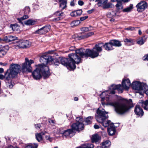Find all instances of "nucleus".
Instances as JSON below:
<instances>
[{
  "instance_id": "1",
  "label": "nucleus",
  "mask_w": 148,
  "mask_h": 148,
  "mask_svg": "<svg viewBox=\"0 0 148 148\" xmlns=\"http://www.w3.org/2000/svg\"><path fill=\"white\" fill-rule=\"evenodd\" d=\"M131 85L130 81L129 79H125L123 80L122 82V86L120 84H112L110 87L109 90L103 92L102 93L101 103L103 104V101L104 100L108 102L109 101V96L108 94H114L115 93L116 90H117L119 93L123 92V89L128 90Z\"/></svg>"
},
{
  "instance_id": "2",
  "label": "nucleus",
  "mask_w": 148,
  "mask_h": 148,
  "mask_svg": "<svg viewBox=\"0 0 148 148\" xmlns=\"http://www.w3.org/2000/svg\"><path fill=\"white\" fill-rule=\"evenodd\" d=\"M107 105L113 106L115 111L118 114H123L127 112L130 108L134 107L132 100H124L119 102H111L107 103Z\"/></svg>"
},
{
  "instance_id": "3",
  "label": "nucleus",
  "mask_w": 148,
  "mask_h": 148,
  "mask_svg": "<svg viewBox=\"0 0 148 148\" xmlns=\"http://www.w3.org/2000/svg\"><path fill=\"white\" fill-rule=\"evenodd\" d=\"M103 46V43H101L95 45L92 50L86 49V50L82 48L77 50L76 53L80 55L81 58H88V57L94 58L99 56V53L102 51V47Z\"/></svg>"
},
{
  "instance_id": "4",
  "label": "nucleus",
  "mask_w": 148,
  "mask_h": 148,
  "mask_svg": "<svg viewBox=\"0 0 148 148\" xmlns=\"http://www.w3.org/2000/svg\"><path fill=\"white\" fill-rule=\"evenodd\" d=\"M77 50H75V53L70 54L69 55V60L67 58H60V61L61 64L71 69H74L76 68L75 64H78L81 60L80 56L79 53H76Z\"/></svg>"
},
{
  "instance_id": "5",
  "label": "nucleus",
  "mask_w": 148,
  "mask_h": 148,
  "mask_svg": "<svg viewBox=\"0 0 148 148\" xmlns=\"http://www.w3.org/2000/svg\"><path fill=\"white\" fill-rule=\"evenodd\" d=\"M108 112H106L104 109L102 110L100 108H98L95 114V118L96 120L100 123L105 127H107L111 124H110V121L106 120L108 118Z\"/></svg>"
},
{
  "instance_id": "6",
  "label": "nucleus",
  "mask_w": 148,
  "mask_h": 148,
  "mask_svg": "<svg viewBox=\"0 0 148 148\" xmlns=\"http://www.w3.org/2000/svg\"><path fill=\"white\" fill-rule=\"evenodd\" d=\"M20 68V66L18 64H11L9 69H8L5 74L6 79L9 80L16 77L18 73L21 71Z\"/></svg>"
},
{
  "instance_id": "7",
  "label": "nucleus",
  "mask_w": 148,
  "mask_h": 148,
  "mask_svg": "<svg viewBox=\"0 0 148 148\" xmlns=\"http://www.w3.org/2000/svg\"><path fill=\"white\" fill-rule=\"evenodd\" d=\"M132 88L136 90V95L139 98L143 97V93L145 90L147 88V85L144 83L136 81L133 82L132 84Z\"/></svg>"
},
{
  "instance_id": "8",
  "label": "nucleus",
  "mask_w": 148,
  "mask_h": 148,
  "mask_svg": "<svg viewBox=\"0 0 148 148\" xmlns=\"http://www.w3.org/2000/svg\"><path fill=\"white\" fill-rule=\"evenodd\" d=\"M25 62L23 64L21 69L23 72H31L32 67L31 65L32 63H34L33 60H29L28 58H25Z\"/></svg>"
},
{
  "instance_id": "9",
  "label": "nucleus",
  "mask_w": 148,
  "mask_h": 148,
  "mask_svg": "<svg viewBox=\"0 0 148 148\" xmlns=\"http://www.w3.org/2000/svg\"><path fill=\"white\" fill-rule=\"evenodd\" d=\"M44 67L42 66H38L36 69L32 73V75L34 78L36 79H38L41 77L42 69Z\"/></svg>"
},
{
  "instance_id": "10",
  "label": "nucleus",
  "mask_w": 148,
  "mask_h": 148,
  "mask_svg": "<svg viewBox=\"0 0 148 148\" xmlns=\"http://www.w3.org/2000/svg\"><path fill=\"white\" fill-rule=\"evenodd\" d=\"M95 1L98 2L97 4L99 7L102 6L103 9L110 8L112 6V3H107L108 0H96Z\"/></svg>"
},
{
  "instance_id": "11",
  "label": "nucleus",
  "mask_w": 148,
  "mask_h": 148,
  "mask_svg": "<svg viewBox=\"0 0 148 148\" xmlns=\"http://www.w3.org/2000/svg\"><path fill=\"white\" fill-rule=\"evenodd\" d=\"M17 38V37L13 36L8 35L4 36L2 38L0 37V41H1V43L4 42L8 43L16 40Z\"/></svg>"
},
{
  "instance_id": "12",
  "label": "nucleus",
  "mask_w": 148,
  "mask_h": 148,
  "mask_svg": "<svg viewBox=\"0 0 148 148\" xmlns=\"http://www.w3.org/2000/svg\"><path fill=\"white\" fill-rule=\"evenodd\" d=\"M72 128L74 130L80 131L83 130L84 128V125L82 122H76L71 125Z\"/></svg>"
},
{
  "instance_id": "13",
  "label": "nucleus",
  "mask_w": 148,
  "mask_h": 148,
  "mask_svg": "<svg viewBox=\"0 0 148 148\" xmlns=\"http://www.w3.org/2000/svg\"><path fill=\"white\" fill-rule=\"evenodd\" d=\"M60 133L62 134L63 137H65L66 138L71 137L75 134V132L72 128L64 130L63 132L60 131Z\"/></svg>"
},
{
  "instance_id": "14",
  "label": "nucleus",
  "mask_w": 148,
  "mask_h": 148,
  "mask_svg": "<svg viewBox=\"0 0 148 148\" xmlns=\"http://www.w3.org/2000/svg\"><path fill=\"white\" fill-rule=\"evenodd\" d=\"M147 3L145 1H141L136 6L137 10L138 12L144 11L147 8Z\"/></svg>"
},
{
  "instance_id": "15",
  "label": "nucleus",
  "mask_w": 148,
  "mask_h": 148,
  "mask_svg": "<svg viewBox=\"0 0 148 148\" xmlns=\"http://www.w3.org/2000/svg\"><path fill=\"white\" fill-rule=\"evenodd\" d=\"M50 26L48 25L36 30V32L40 34H45L50 30Z\"/></svg>"
},
{
  "instance_id": "16",
  "label": "nucleus",
  "mask_w": 148,
  "mask_h": 148,
  "mask_svg": "<svg viewBox=\"0 0 148 148\" xmlns=\"http://www.w3.org/2000/svg\"><path fill=\"white\" fill-rule=\"evenodd\" d=\"M134 112L135 114L139 116H142L144 114L143 109L140 108V106L136 105L134 109Z\"/></svg>"
},
{
  "instance_id": "17",
  "label": "nucleus",
  "mask_w": 148,
  "mask_h": 148,
  "mask_svg": "<svg viewBox=\"0 0 148 148\" xmlns=\"http://www.w3.org/2000/svg\"><path fill=\"white\" fill-rule=\"evenodd\" d=\"M43 69H42V72H41V74L45 78L48 77L50 75L49 72V68L47 66H43Z\"/></svg>"
},
{
  "instance_id": "18",
  "label": "nucleus",
  "mask_w": 148,
  "mask_h": 148,
  "mask_svg": "<svg viewBox=\"0 0 148 148\" xmlns=\"http://www.w3.org/2000/svg\"><path fill=\"white\" fill-rule=\"evenodd\" d=\"M48 58V56L46 55H44L40 57V62L42 63V64L39 65L38 66H46L48 63V60H47Z\"/></svg>"
},
{
  "instance_id": "19",
  "label": "nucleus",
  "mask_w": 148,
  "mask_h": 148,
  "mask_svg": "<svg viewBox=\"0 0 148 148\" xmlns=\"http://www.w3.org/2000/svg\"><path fill=\"white\" fill-rule=\"evenodd\" d=\"M54 15L58 16V17L54 18L53 19V21H58L61 19H62L64 16V13L62 11H58L56 12L54 14Z\"/></svg>"
},
{
  "instance_id": "20",
  "label": "nucleus",
  "mask_w": 148,
  "mask_h": 148,
  "mask_svg": "<svg viewBox=\"0 0 148 148\" xmlns=\"http://www.w3.org/2000/svg\"><path fill=\"white\" fill-rule=\"evenodd\" d=\"M107 130L108 132L110 135H112L115 134L116 130L113 123L111 124L110 125V127L108 128Z\"/></svg>"
},
{
  "instance_id": "21",
  "label": "nucleus",
  "mask_w": 148,
  "mask_h": 148,
  "mask_svg": "<svg viewBox=\"0 0 148 148\" xmlns=\"http://www.w3.org/2000/svg\"><path fill=\"white\" fill-rule=\"evenodd\" d=\"M16 42L15 46L16 49L24 48V40H17Z\"/></svg>"
},
{
  "instance_id": "22",
  "label": "nucleus",
  "mask_w": 148,
  "mask_h": 148,
  "mask_svg": "<svg viewBox=\"0 0 148 148\" xmlns=\"http://www.w3.org/2000/svg\"><path fill=\"white\" fill-rule=\"evenodd\" d=\"M110 42L112 46L119 47L121 46V42L116 40H110Z\"/></svg>"
},
{
  "instance_id": "23",
  "label": "nucleus",
  "mask_w": 148,
  "mask_h": 148,
  "mask_svg": "<svg viewBox=\"0 0 148 148\" xmlns=\"http://www.w3.org/2000/svg\"><path fill=\"white\" fill-rule=\"evenodd\" d=\"M103 45L105 49L107 51H109L113 49V46L110 43V41L106 43L105 44H103Z\"/></svg>"
},
{
  "instance_id": "24",
  "label": "nucleus",
  "mask_w": 148,
  "mask_h": 148,
  "mask_svg": "<svg viewBox=\"0 0 148 148\" xmlns=\"http://www.w3.org/2000/svg\"><path fill=\"white\" fill-rule=\"evenodd\" d=\"M60 4V7L62 10H63L66 7V0H58Z\"/></svg>"
},
{
  "instance_id": "25",
  "label": "nucleus",
  "mask_w": 148,
  "mask_h": 148,
  "mask_svg": "<svg viewBox=\"0 0 148 148\" xmlns=\"http://www.w3.org/2000/svg\"><path fill=\"white\" fill-rule=\"evenodd\" d=\"M45 134V132H43L35 134L36 138L38 141L40 142L42 140L43 138L42 135H43Z\"/></svg>"
},
{
  "instance_id": "26",
  "label": "nucleus",
  "mask_w": 148,
  "mask_h": 148,
  "mask_svg": "<svg viewBox=\"0 0 148 148\" xmlns=\"http://www.w3.org/2000/svg\"><path fill=\"white\" fill-rule=\"evenodd\" d=\"M99 139V137L97 134L93 135L91 138L92 141L93 143H97Z\"/></svg>"
},
{
  "instance_id": "27",
  "label": "nucleus",
  "mask_w": 148,
  "mask_h": 148,
  "mask_svg": "<svg viewBox=\"0 0 148 148\" xmlns=\"http://www.w3.org/2000/svg\"><path fill=\"white\" fill-rule=\"evenodd\" d=\"M146 41V38H145V36L139 38L137 41V44L139 45H142Z\"/></svg>"
},
{
  "instance_id": "28",
  "label": "nucleus",
  "mask_w": 148,
  "mask_h": 148,
  "mask_svg": "<svg viewBox=\"0 0 148 148\" xmlns=\"http://www.w3.org/2000/svg\"><path fill=\"white\" fill-rule=\"evenodd\" d=\"M110 145V142L108 140H107L102 143V147L103 148H106L109 147Z\"/></svg>"
},
{
  "instance_id": "29",
  "label": "nucleus",
  "mask_w": 148,
  "mask_h": 148,
  "mask_svg": "<svg viewBox=\"0 0 148 148\" xmlns=\"http://www.w3.org/2000/svg\"><path fill=\"white\" fill-rule=\"evenodd\" d=\"M94 34V33L92 32L88 33L84 35H82L79 37V39H84L93 35Z\"/></svg>"
},
{
  "instance_id": "30",
  "label": "nucleus",
  "mask_w": 148,
  "mask_h": 148,
  "mask_svg": "<svg viewBox=\"0 0 148 148\" xmlns=\"http://www.w3.org/2000/svg\"><path fill=\"white\" fill-rule=\"evenodd\" d=\"M117 3L116 5L115 6L117 10H120L122 9L123 8V6L122 3V2L121 1H118L117 0Z\"/></svg>"
},
{
  "instance_id": "31",
  "label": "nucleus",
  "mask_w": 148,
  "mask_h": 148,
  "mask_svg": "<svg viewBox=\"0 0 148 148\" xmlns=\"http://www.w3.org/2000/svg\"><path fill=\"white\" fill-rule=\"evenodd\" d=\"M6 52L7 50L5 47L0 48V58H2L5 55Z\"/></svg>"
},
{
  "instance_id": "32",
  "label": "nucleus",
  "mask_w": 148,
  "mask_h": 148,
  "mask_svg": "<svg viewBox=\"0 0 148 148\" xmlns=\"http://www.w3.org/2000/svg\"><path fill=\"white\" fill-rule=\"evenodd\" d=\"M141 101L144 109L148 110V100H146L145 101L141 100Z\"/></svg>"
},
{
  "instance_id": "33",
  "label": "nucleus",
  "mask_w": 148,
  "mask_h": 148,
  "mask_svg": "<svg viewBox=\"0 0 148 148\" xmlns=\"http://www.w3.org/2000/svg\"><path fill=\"white\" fill-rule=\"evenodd\" d=\"M133 8V4H131L130 5V6L122 10V11L123 12H129L131 11L132 10Z\"/></svg>"
},
{
  "instance_id": "34",
  "label": "nucleus",
  "mask_w": 148,
  "mask_h": 148,
  "mask_svg": "<svg viewBox=\"0 0 148 148\" xmlns=\"http://www.w3.org/2000/svg\"><path fill=\"white\" fill-rule=\"evenodd\" d=\"M31 44V42L27 40H24V48L29 47Z\"/></svg>"
},
{
  "instance_id": "35",
  "label": "nucleus",
  "mask_w": 148,
  "mask_h": 148,
  "mask_svg": "<svg viewBox=\"0 0 148 148\" xmlns=\"http://www.w3.org/2000/svg\"><path fill=\"white\" fill-rule=\"evenodd\" d=\"M35 23V21L32 19H29L25 22V24L28 25H34Z\"/></svg>"
},
{
  "instance_id": "36",
  "label": "nucleus",
  "mask_w": 148,
  "mask_h": 148,
  "mask_svg": "<svg viewBox=\"0 0 148 148\" xmlns=\"http://www.w3.org/2000/svg\"><path fill=\"white\" fill-rule=\"evenodd\" d=\"M80 23V21L79 20L74 21L71 23V27H73L74 26H76L78 25Z\"/></svg>"
},
{
  "instance_id": "37",
  "label": "nucleus",
  "mask_w": 148,
  "mask_h": 148,
  "mask_svg": "<svg viewBox=\"0 0 148 148\" xmlns=\"http://www.w3.org/2000/svg\"><path fill=\"white\" fill-rule=\"evenodd\" d=\"M92 117L91 116H89L87 117L85 121V125H88L91 123Z\"/></svg>"
},
{
  "instance_id": "38",
  "label": "nucleus",
  "mask_w": 148,
  "mask_h": 148,
  "mask_svg": "<svg viewBox=\"0 0 148 148\" xmlns=\"http://www.w3.org/2000/svg\"><path fill=\"white\" fill-rule=\"evenodd\" d=\"M116 12L115 11H112L111 12H108L107 14L108 17L111 18L116 15Z\"/></svg>"
},
{
  "instance_id": "39",
  "label": "nucleus",
  "mask_w": 148,
  "mask_h": 148,
  "mask_svg": "<svg viewBox=\"0 0 148 148\" xmlns=\"http://www.w3.org/2000/svg\"><path fill=\"white\" fill-rule=\"evenodd\" d=\"M94 145H93L91 144L90 143L87 144L86 146L84 147H79L77 148H93Z\"/></svg>"
},
{
  "instance_id": "40",
  "label": "nucleus",
  "mask_w": 148,
  "mask_h": 148,
  "mask_svg": "<svg viewBox=\"0 0 148 148\" xmlns=\"http://www.w3.org/2000/svg\"><path fill=\"white\" fill-rule=\"evenodd\" d=\"M124 41L126 43L130 42L132 44H133L134 42V40L133 39L131 38H125L124 39Z\"/></svg>"
},
{
  "instance_id": "41",
  "label": "nucleus",
  "mask_w": 148,
  "mask_h": 148,
  "mask_svg": "<svg viewBox=\"0 0 148 148\" xmlns=\"http://www.w3.org/2000/svg\"><path fill=\"white\" fill-rule=\"evenodd\" d=\"M38 147V145L37 144L34 143V145L32 144L28 145L26 146L25 148H37Z\"/></svg>"
},
{
  "instance_id": "42",
  "label": "nucleus",
  "mask_w": 148,
  "mask_h": 148,
  "mask_svg": "<svg viewBox=\"0 0 148 148\" xmlns=\"http://www.w3.org/2000/svg\"><path fill=\"white\" fill-rule=\"evenodd\" d=\"M28 18V16L27 15H24L22 17L18 18V20L19 21L20 23L23 20L26 19H27Z\"/></svg>"
},
{
  "instance_id": "43",
  "label": "nucleus",
  "mask_w": 148,
  "mask_h": 148,
  "mask_svg": "<svg viewBox=\"0 0 148 148\" xmlns=\"http://www.w3.org/2000/svg\"><path fill=\"white\" fill-rule=\"evenodd\" d=\"M48 58H47V60H48V63H50V62H51L52 63V62L53 61V62H54V60L52 58V56H48Z\"/></svg>"
},
{
  "instance_id": "44",
  "label": "nucleus",
  "mask_w": 148,
  "mask_h": 148,
  "mask_svg": "<svg viewBox=\"0 0 148 148\" xmlns=\"http://www.w3.org/2000/svg\"><path fill=\"white\" fill-rule=\"evenodd\" d=\"M81 30L83 32H87L89 30H92V29H89L88 27H84L82 28L81 29Z\"/></svg>"
},
{
  "instance_id": "45",
  "label": "nucleus",
  "mask_w": 148,
  "mask_h": 148,
  "mask_svg": "<svg viewBox=\"0 0 148 148\" xmlns=\"http://www.w3.org/2000/svg\"><path fill=\"white\" fill-rule=\"evenodd\" d=\"M77 16H80L82 13V11L81 10H79L75 11Z\"/></svg>"
},
{
  "instance_id": "46",
  "label": "nucleus",
  "mask_w": 148,
  "mask_h": 148,
  "mask_svg": "<svg viewBox=\"0 0 148 148\" xmlns=\"http://www.w3.org/2000/svg\"><path fill=\"white\" fill-rule=\"evenodd\" d=\"M70 15L71 16L73 17H76L77 16L75 11L71 12L70 14Z\"/></svg>"
},
{
  "instance_id": "47",
  "label": "nucleus",
  "mask_w": 148,
  "mask_h": 148,
  "mask_svg": "<svg viewBox=\"0 0 148 148\" xmlns=\"http://www.w3.org/2000/svg\"><path fill=\"white\" fill-rule=\"evenodd\" d=\"M82 119L81 117H77L76 118V122H82Z\"/></svg>"
},
{
  "instance_id": "48",
  "label": "nucleus",
  "mask_w": 148,
  "mask_h": 148,
  "mask_svg": "<svg viewBox=\"0 0 148 148\" xmlns=\"http://www.w3.org/2000/svg\"><path fill=\"white\" fill-rule=\"evenodd\" d=\"M16 25H10V27L12 28V30L13 31L16 30Z\"/></svg>"
},
{
  "instance_id": "49",
  "label": "nucleus",
  "mask_w": 148,
  "mask_h": 148,
  "mask_svg": "<svg viewBox=\"0 0 148 148\" xmlns=\"http://www.w3.org/2000/svg\"><path fill=\"white\" fill-rule=\"evenodd\" d=\"M135 29V28L133 27H128L125 28V29L126 30H128L130 31H133Z\"/></svg>"
},
{
  "instance_id": "50",
  "label": "nucleus",
  "mask_w": 148,
  "mask_h": 148,
  "mask_svg": "<svg viewBox=\"0 0 148 148\" xmlns=\"http://www.w3.org/2000/svg\"><path fill=\"white\" fill-rule=\"evenodd\" d=\"M41 127L40 124H36L35 125V127L37 129H39Z\"/></svg>"
},
{
  "instance_id": "51",
  "label": "nucleus",
  "mask_w": 148,
  "mask_h": 148,
  "mask_svg": "<svg viewBox=\"0 0 148 148\" xmlns=\"http://www.w3.org/2000/svg\"><path fill=\"white\" fill-rule=\"evenodd\" d=\"M46 139L48 140H49L50 142H51L52 141V139L49 136H45Z\"/></svg>"
},
{
  "instance_id": "52",
  "label": "nucleus",
  "mask_w": 148,
  "mask_h": 148,
  "mask_svg": "<svg viewBox=\"0 0 148 148\" xmlns=\"http://www.w3.org/2000/svg\"><path fill=\"white\" fill-rule=\"evenodd\" d=\"M54 60V61H55V62L54 64V65L55 66H58L60 64L58 60V59H56Z\"/></svg>"
},
{
  "instance_id": "53",
  "label": "nucleus",
  "mask_w": 148,
  "mask_h": 148,
  "mask_svg": "<svg viewBox=\"0 0 148 148\" xmlns=\"http://www.w3.org/2000/svg\"><path fill=\"white\" fill-rule=\"evenodd\" d=\"M88 18V16H85L84 17H81L80 18V20L81 21H83L86 19Z\"/></svg>"
},
{
  "instance_id": "54",
  "label": "nucleus",
  "mask_w": 148,
  "mask_h": 148,
  "mask_svg": "<svg viewBox=\"0 0 148 148\" xmlns=\"http://www.w3.org/2000/svg\"><path fill=\"white\" fill-rule=\"evenodd\" d=\"M24 9L25 10V11L26 12H29L30 11V9L29 7H26Z\"/></svg>"
},
{
  "instance_id": "55",
  "label": "nucleus",
  "mask_w": 148,
  "mask_h": 148,
  "mask_svg": "<svg viewBox=\"0 0 148 148\" xmlns=\"http://www.w3.org/2000/svg\"><path fill=\"white\" fill-rule=\"evenodd\" d=\"M143 59L144 60H148V55L145 56L143 58Z\"/></svg>"
},
{
  "instance_id": "56",
  "label": "nucleus",
  "mask_w": 148,
  "mask_h": 148,
  "mask_svg": "<svg viewBox=\"0 0 148 148\" xmlns=\"http://www.w3.org/2000/svg\"><path fill=\"white\" fill-rule=\"evenodd\" d=\"M117 1H121L124 3H127L130 0H117Z\"/></svg>"
},
{
  "instance_id": "57",
  "label": "nucleus",
  "mask_w": 148,
  "mask_h": 148,
  "mask_svg": "<svg viewBox=\"0 0 148 148\" xmlns=\"http://www.w3.org/2000/svg\"><path fill=\"white\" fill-rule=\"evenodd\" d=\"M78 3L79 5L82 6L83 5L84 3L82 1H78Z\"/></svg>"
},
{
  "instance_id": "58",
  "label": "nucleus",
  "mask_w": 148,
  "mask_h": 148,
  "mask_svg": "<svg viewBox=\"0 0 148 148\" xmlns=\"http://www.w3.org/2000/svg\"><path fill=\"white\" fill-rule=\"evenodd\" d=\"M94 127L95 129H98L99 128V126L96 124L94 125Z\"/></svg>"
},
{
  "instance_id": "59",
  "label": "nucleus",
  "mask_w": 148,
  "mask_h": 148,
  "mask_svg": "<svg viewBox=\"0 0 148 148\" xmlns=\"http://www.w3.org/2000/svg\"><path fill=\"white\" fill-rule=\"evenodd\" d=\"M49 123L50 124L52 123L54 124L55 123L54 121L52 120H50L49 121Z\"/></svg>"
},
{
  "instance_id": "60",
  "label": "nucleus",
  "mask_w": 148,
  "mask_h": 148,
  "mask_svg": "<svg viewBox=\"0 0 148 148\" xmlns=\"http://www.w3.org/2000/svg\"><path fill=\"white\" fill-rule=\"evenodd\" d=\"M7 64L6 63H3L2 62H0V65L3 66H5L7 65Z\"/></svg>"
},
{
  "instance_id": "61",
  "label": "nucleus",
  "mask_w": 148,
  "mask_h": 148,
  "mask_svg": "<svg viewBox=\"0 0 148 148\" xmlns=\"http://www.w3.org/2000/svg\"><path fill=\"white\" fill-rule=\"evenodd\" d=\"M93 10H88L87 11V12H88V14H90L92 12H93Z\"/></svg>"
},
{
  "instance_id": "62",
  "label": "nucleus",
  "mask_w": 148,
  "mask_h": 148,
  "mask_svg": "<svg viewBox=\"0 0 148 148\" xmlns=\"http://www.w3.org/2000/svg\"><path fill=\"white\" fill-rule=\"evenodd\" d=\"M4 78V76L2 75H0V79H3Z\"/></svg>"
},
{
  "instance_id": "63",
  "label": "nucleus",
  "mask_w": 148,
  "mask_h": 148,
  "mask_svg": "<svg viewBox=\"0 0 148 148\" xmlns=\"http://www.w3.org/2000/svg\"><path fill=\"white\" fill-rule=\"evenodd\" d=\"M70 5L71 6H73L74 5V3L73 1H72L71 2Z\"/></svg>"
},
{
  "instance_id": "64",
  "label": "nucleus",
  "mask_w": 148,
  "mask_h": 148,
  "mask_svg": "<svg viewBox=\"0 0 148 148\" xmlns=\"http://www.w3.org/2000/svg\"><path fill=\"white\" fill-rule=\"evenodd\" d=\"M8 148H19L17 147H14L13 146H10L8 147Z\"/></svg>"
}]
</instances>
